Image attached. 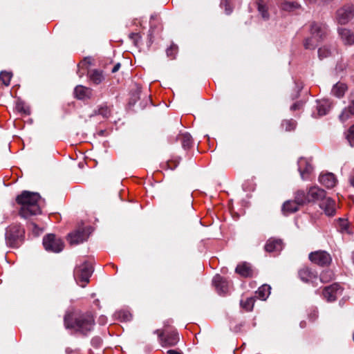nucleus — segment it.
Instances as JSON below:
<instances>
[{"label": "nucleus", "mask_w": 354, "mask_h": 354, "mask_svg": "<svg viewBox=\"0 0 354 354\" xmlns=\"http://www.w3.org/2000/svg\"><path fill=\"white\" fill-rule=\"evenodd\" d=\"M40 200L39 194L24 191L16 198V202L19 206L18 208L19 216L25 219H30L33 216L41 214Z\"/></svg>", "instance_id": "nucleus-1"}, {"label": "nucleus", "mask_w": 354, "mask_h": 354, "mask_svg": "<svg viewBox=\"0 0 354 354\" xmlns=\"http://www.w3.org/2000/svg\"><path fill=\"white\" fill-rule=\"evenodd\" d=\"M64 325L66 328H71L83 335H87L93 330L95 322L93 313L87 311L74 315H66Z\"/></svg>", "instance_id": "nucleus-2"}, {"label": "nucleus", "mask_w": 354, "mask_h": 354, "mask_svg": "<svg viewBox=\"0 0 354 354\" xmlns=\"http://www.w3.org/2000/svg\"><path fill=\"white\" fill-rule=\"evenodd\" d=\"M311 36L304 40V46L306 49H314L318 43L327 35L328 29L325 24L313 22L310 26Z\"/></svg>", "instance_id": "nucleus-3"}, {"label": "nucleus", "mask_w": 354, "mask_h": 354, "mask_svg": "<svg viewBox=\"0 0 354 354\" xmlns=\"http://www.w3.org/2000/svg\"><path fill=\"white\" fill-rule=\"evenodd\" d=\"M93 272L92 263L89 261H84L77 266L74 269L73 275L77 283L84 288L89 282V279Z\"/></svg>", "instance_id": "nucleus-4"}, {"label": "nucleus", "mask_w": 354, "mask_h": 354, "mask_svg": "<svg viewBox=\"0 0 354 354\" xmlns=\"http://www.w3.org/2000/svg\"><path fill=\"white\" fill-rule=\"evenodd\" d=\"M25 234L24 229L20 224L14 223L9 225L6 232V241L10 247H18L22 242Z\"/></svg>", "instance_id": "nucleus-5"}, {"label": "nucleus", "mask_w": 354, "mask_h": 354, "mask_svg": "<svg viewBox=\"0 0 354 354\" xmlns=\"http://www.w3.org/2000/svg\"><path fill=\"white\" fill-rule=\"evenodd\" d=\"M92 229L90 226L79 227L73 232L68 234L67 240L71 245H77L86 241Z\"/></svg>", "instance_id": "nucleus-6"}, {"label": "nucleus", "mask_w": 354, "mask_h": 354, "mask_svg": "<svg viewBox=\"0 0 354 354\" xmlns=\"http://www.w3.org/2000/svg\"><path fill=\"white\" fill-rule=\"evenodd\" d=\"M44 248L49 252H59L64 246L62 240L53 234H49L43 239Z\"/></svg>", "instance_id": "nucleus-7"}, {"label": "nucleus", "mask_w": 354, "mask_h": 354, "mask_svg": "<svg viewBox=\"0 0 354 354\" xmlns=\"http://www.w3.org/2000/svg\"><path fill=\"white\" fill-rule=\"evenodd\" d=\"M154 333L158 335L159 342L162 346H173L179 341L178 333L176 330L165 334L164 332L156 330Z\"/></svg>", "instance_id": "nucleus-8"}, {"label": "nucleus", "mask_w": 354, "mask_h": 354, "mask_svg": "<svg viewBox=\"0 0 354 354\" xmlns=\"http://www.w3.org/2000/svg\"><path fill=\"white\" fill-rule=\"evenodd\" d=\"M309 259L313 263L320 266H327L330 265L332 261L330 254L324 250H319L311 252L309 254Z\"/></svg>", "instance_id": "nucleus-9"}, {"label": "nucleus", "mask_w": 354, "mask_h": 354, "mask_svg": "<svg viewBox=\"0 0 354 354\" xmlns=\"http://www.w3.org/2000/svg\"><path fill=\"white\" fill-rule=\"evenodd\" d=\"M354 16V6L352 4H346L337 11L336 19L340 24H346Z\"/></svg>", "instance_id": "nucleus-10"}, {"label": "nucleus", "mask_w": 354, "mask_h": 354, "mask_svg": "<svg viewBox=\"0 0 354 354\" xmlns=\"http://www.w3.org/2000/svg\"><path fill=\"white\" fill-rule=\"evenodd\" d=\"M300 279L308 283H311L313 286H318V274L315 270L308 267L301 268L298 272Z\"/></svg>", "instance_id": "nucleus-11"}, {"label": "nucleus", "mask_w": 354, "mask_h": 354, "mask_svg": "<svg viewBox=\"0 0 354 354\" xmlns=\"http://www.w3.org/2000/svg\"><path fill=\"white\" fill-rule=\"evenodd\" d=\"M342 289L339 284L333 283L329 286L325 287L323 290V297L328 301H335L337 296L342 293Z\"/></svg>", "instance_id": "nucleus-12"}, {"label": "nucleus", "mask_w": 354, "mask_h": 354, "mask_svg": "<svg viewBox=\"0 0 354 354\" xmlns=\"http://www.w3.org/2000/svg\"><path fill=\"white\" fill-rule=\"evenodd\" d=\"M298 169L303 180L308 178V176L312 173L313 167L309 160L301 158L298 160Z\"/></svg>", "instance_id": "nucleus-13"}, {"label": "nucleus", "mask_w": 354, "mask_h": 354, "mask_svg": "<svg viewBox=\"0 0 354 354\" xmlns=\"http://www.w3.org/2000/svg\"><path fill=\"white\" fill-rule=\"evenodd\" d=\"M212 282L218 294L225 295L228 292L229 282L221 275L216 274L214 276Z\"/></svg>", "instance_id": "nucleus-14"}, {"label": "nucleus", "mask_w": 354, "mask_h": 354, "mask_svg": "<svg viewBox=\"0 0 354 354\" xmlns=\"http://www.w3.org/2000/svg\"><path fill=\"white\" fill-rule=\"evenodd\" d=\"M235 272L242 277H252L254 270L252 265L247 262H242L236 266Z\"/></svg>", "instance_id": "nucleus-15"}, {"label": "nucleus", "mask_w": 354, "mask_h": 354, "mask_svg": "<svg viewBox=\"0 0 354 354\" xmlns=\"http://www.w3.org/2000/svg\"><path fill=\"white\" fill-rule=\"evenodd\" d=\"M319 207L328 216H333L335 213L336 204L335 201L331 198H326L325 196L324 199L320 202Z\"/></svg>", "instance_id": "nucleus-16"}, {"label": "nucleus", "mask_w": 354, "mask_h": 354, "mask_svg": "<svg viewBox=\"0 0 354 354\" xmlns=\"http://www.w3.org/2000/svg\"><path fill=\"white\" fill-rule=\"evenodd\" d=\"M308 192L309 203L319 201L321 202L326 196V192L317 186H313L310 187Z\"/></svg>", "instance_id": "nucleus-17"}, {"label": "nucleus", "mask_w": 354, "mask_h": 354, "mask_svg": "<svg viewBox=\"0 0 354 354\" xmlns=\"http://www.w3.org/2000/svg\"><path fill=\"white\" fill-rule=\"evenodd\" d=\"M337 181L336 177L332 173L321 174L319 177V182L328 189L334 187Z\"/></svg>", "instance_id": "nucleus-18"}, {"label": "nucleus", "mask_w": 354, "mask_h": 354, "mask_svg": "<svg viewBox=\"0 0 354 354\" xmlns=\"http://www.w3.org/2000/svg\"><path fill=\"white\" fill-rule=\"evenodd\" d=\"M282 248L283 243L280 239H270L265 245V250L269 252H279Z\"/></svg>", "instance_id": "nucleus-19"}, {"label": "nucleus", "mask_w": 354, "mask_h": 354, "mask_svg": "<svg viewBox=\"0 0 354 354\" xmlns=\"http://www.w3.org/2000/svg\"><path fill=\"white\" fill-rule=\"evenodd\" d=\"M338 32L342 39L344 41L345 44H354V34L351 32L349 30L346 28H339Z\"/></svg>", "instance_id": "nucleus-20"}, {"label": "nucleus", "mask_w": 354, "mask_h": 354, "mask_svg": "<svg viewBox=\"0 0 354 354\" xmlns=\"http://www.w3.org/2000/svg\"><path fill=\"white\" fill-rule=\"evenodd\" d=\"M271 287L268 284H263L255 292V297L265 301L270 294Z\"/></svg>", "instance_id": "nucleus-21"}, {"label": "nucleus", "mask_w": 354, "mask_h": 354, "mask_svg": "<svg viewBox=\"0 0 354 354\" xmlns=\"http://www.w3.org/2000/svg\"><path fill=\"white\" fill-rule=\"evenodd\" d=\"M300 205L297 203L293 201H288L283 205L282 210L284 214H291L299 210Z\"/></svg>", "instance_id": "nucleus-22"}, {"label": "nucleus", "mask_w": 354, "mask_h": 354, "mask_svg": "<svg viewBox=\"0 0 354 354\" xmlns=\"http://www.w3.org/2000/svg\"><path fill=\"white\" fill-rule=\"evenodd\" d=\"M91 90L85 86L79 85L75 88L74 93L75 97L80 100H84L91 95Z\"/></svg>", "instance_id": "nucleus-23"}, {"label": "nucleus", "mask_w": 354, "mask_h": 354, "mask_svg": "<svg viewBox=\"0 0 354 354\" xmlns=\"http://www.w3.org/2000/svg\"><path fill=\"white\" fill-rule=\"evenodd\" d=\"M300 206L309 203L308 192L306 193L304 190H297L295 193V199Z\"/></svg>", "instance_id": "nucleus-24"}, {"label": "nucleus", "mask_w": 354, "mask_h": 354, "mask_svg": "<svg viewBox=\"0 0 354 354\" xmlns=\"http://www.w3.org/2000/svg\"><path fill=\"white\" fill-rule=\"evenodd\" d=\"M88 75L95 84H100L104 80L102 72L96 69L88 71Z\"/></svg>", "instance_id": "nucleus-25"}, {"label": "nucleus", "mask_w": 354, "mask_h": 354, "mask_svg": "<svg viewBox=\"0 0 354 354\" xmlns=\"http://www.w3.org/2000/svg\"><path fill=\"white\" fill-rule=\"evenodd\" d=\"M330 109V104L328 100L319 101L317 106V115L322 116L326 115Z\"/></svg>", "instance_id": "nucleus-26"}, {"label": "nucleus", "mask_w": 354, "mask_h": 354, "mask_svg": "<svg viewBox=\"0 0 354 354\" xmlns=\"http://www.w3.org/2000/svg\"><path fill=\"white\" fill-rule=\"evenodd\" d=\"M257 6L259 13L262 19L268 20L270 17V15L266 4L262 0H258L257 1Z\"/></svg>", "instance_id": "nucleus-27"}, {"label": "nucleus", "mask_w": 354, "mask_h": 354, "mask_svg": "<svg viewBox=\"0 0 354 354\" xmlns=\"http://www.w3.org/2000/svg\"><path fill=\"white\" fill-rule=\"evenodd\" d=\"M346 88L345 84L338 82L333 86L332 93L337 97H341L344 95Z\"/></svg>", "instance_id": "nucleus-28"}, {"label": "nucleus", "mask_w": 354, "mask_h": 354, "mask_svg": "<svg viewBox=\"0 0 354 354\" xmlns=\"http://www.w3.org/2000/svg\"><path fill=\"white\" fill-rule=\"evenodd\" d=\"M178 139L184 149H187L192 146V139L190 134L187 133H182L178 136Z\"/></svg>", "instance_id": "nucleus-29"}, {"label": "nucleus", "mask_w": 354, "mask_h": 354, "mask_svg": "<svg viewBox=\"0 0 354 354\" xmlns=\"http://www.w3.org/2000/svg\"><path fill=\"white\" fill-rule=\"evenodd\" d=\"M280 8L284 11H292L297 9L299 6L298 3L294 1H283L280 3Z\"/></svg>", "instance_id": "nucleus-30"}, {"label": "nucleus", "mask_w": 354, "mask_h": 354, "mask_svg": "<svg viewBox=\"0 0 354 354\" xmlns=\"http://www.w3.org/2000/svg\"><path fill=\"white\" fill-rule=\"evenodd\" d=\"M334 279V273L330 270L323 271L319 276V281L322 283H328Z\"/></svg>", "instance_id": "nucleus-31"}, {"label": "nucleus", "mask_w": 354, "mask_h": 354, "mask_svg": "<svg viewBox=\"0 0 354 354\" xmlns=\"http://www.w3.org/2000/svg\"><path fill=\"white\" fill-rule=\"evenodd\" d=\"M254 297H248L245 300L241 301V306L246 311H252L254 305Z\"/></svg>", "instance_id": "nucleus-32"}, {"label": "nucleus", "mask_w": 354, "mask_h": 354, "mask_svg": "<svg viewBox=\"0 0 354 354\" xmlns=\"http://www.w3.org/2000/svg\"><path fill=\"white\" fill-rule=\"evenodd\" d=\"M349 113L354 115V100H353L347 109H345L342 114L339 115V118L342 121L347 120L349 117Z\"/></svg>", "instance_id": "nucleus-33"}, {"label": "nucleus", "mask_w": 354, "mask_h": 354, "mask_svg": "<svg viewBox=\"0 0 354 354\" xmlns=\"http://www.w3.org/2000/svg\"><path fill=\"white\" fill-rule=\"evenodd\" d=\"M12 76L11 73L2 71L0 73V80L2 82L3 84L8 86L10 85Z\"/></svg>", "instance_id": "nucleus-34"}, {"label": "nucleus", "mask_w": 354, "mask_h": 354, "mask_svg": "<svg viewBox=\"0 0 354 354\" xmlns=\"http://www.w3.org/2000/svg\"><path fill=\"white\" fill-rule=\"evenodd\" d=\"M296 122L293 120H283L281 126L286 131H290L295 129L296 127Z\"/></svg>", "instance_id": "nucleus-35"}, {"label": "nucleus", "mask_w": 354, "mask_h": 354, "mask_svg": "<svg viewBox=\"0 0 354 354\" xmlns=\"http://www.w3.org/2000/svg\"><path fill=\"white\" fill-rule=\"evenodd\" d=\"M331 54H332V52H331L330 49H329V48L326 47V46L319 48L318 50V56L320 59L326 58V57H329Z\"/></svg>", "instance_id": "nucleus-36"}, {"label": "nucleus", "mask_w": 354, "mask_h": 354, "mask_svg": "<svg viewBox=\"0 0 354 354\" xmlns=\"http://www.w3.org/2000/svg\"><path fill=\"white\" fill-rule=\"evenodd\" d=\"M337 227L341 232H347L348 228V221L346 219L339 218L337 221Z\"/></svg>", "instance_id": "nucleus-37"}, {"label": "nucleus", "mask_w": 354, "mask_h": 354, "mask_svg": "<svg viewBox=\"0 0 354 354\" xmlns=\"http://www.w3.org/2000/svg\"><path fill=\"white\" fill-rule=\"evenodd\" d=\"M177 51L178 46L175 44H172L167 49V55L171 59H174Z\"/></svg>", "instance_id": "nucleus-38"}, {"label": "nucleus", "mask_w": 354, "mask_h": 354, "mask_svg": "<svg viewBox=\"0 0 354 354\" xmlns=\"http://www.w3.org/2000/svg\"><path fill=\"white\" fill-rule=\"evenodd\" d=\"M97 114L104 118H109L111 115V110L107 106H102L98 109Z\"/></svg>", "instance_id": "nucleus-39"}, {"label": "nucleus", "mask_w": 354, "mask_h": 354, "mask_svg": "<svg viewBox=\"0 0 354 354\" xmlns=\"http://www.w3.org/2000/svg\"><path fill=\"white\" fill-rule=\"evenodd\" d=\"M346 139L351 146H354V125H352L348 130Z\"/></svg>", "instance_id": "nucleus-40"}, {"label": "nucleus", "mask_w": 354, "mask_h": 354, "mask_svg": "<svg viewBox=\"0 0 354 354\" xmlns=\"http://www.w3.org/2000/svg\"><path fill=\"white\" fill-rule=\"evenodd\" d=\"M129 38L133 41V44L138 46L141 39V36L138 32H131L129 34Z\"/></svg>", "instance_id": "nucleus-41"}, {"label": "nucleus", "mask_w": 354, "mask_h": 354, "mask_svg": "<svg viewBox=\"0 0 354 354\" xmlns=\"http://www.w3.org/2000/svg\"><path fill=\"white\" fill-rule=\"evenodd\" d=\"M221 6L225 8V13L227 15H230L232 11V9L227 0H221Z\"/></svg>", "instance_id": "nucleus-42"}, {"label": "nucleus", "mask_w": 354, "mask_h": 354, "mask_svg": "<svg viewBox=\"0 0 354 354\" xmlns=\"http://www.w3.org/2000/svg\"><path fill=\"white\" fill-rule=\"evenodd\" d=\"M88 64H89V61L87 59H84V60L80 62V64H78V68H79V72L78 73H80V69L81 68H84L85 70H87Z\"/></svg>", "instance_id": "nucleus-43"}, {"label": "nucleus", "mask_w": 354, "mask_h": 354, "mask_svg": "<svg viewBox=\"0 0 354 354\" xmlns=\"http://www.w3.org/2000/svg\"><path fill=\"white\" fill-rule=\"evenodd\" d=\"M302 105L303 104L301 102H297L291 106L290 109L292 111L299 109L302 106Z\"/></svg>", "instance_id": "nucleus-44"}, {"label": "nucleus", "mask_w": 354, "mask_h": 354, "mask_svg": "<svg viewBox=\"0 0 354 354\" xmlns=\"http://www.w3.org/2000/svg\"><path fill=\"white\" fill-rule=\"evenodd\" d=\"M120 66H121V65H120V63L116 64L113 66V68H112L111 72H112V73H116L117 71H119V69H120Z\"/></svg>", "instance_id": "nucleus-45"}, {"label": "nucleus", "mask_w": 354, "mask_h": 354, "mask_svg": "<svg viewBox=\"0 0 354 354\" xmlns=\"http://www.w3.org/2000/svg\"><path fill=\"white\" fill-rule=\"evenodd\" d=\"M99 323L100 324H105L106 323V321H107V319L105 316H101L100 318H99Z\"/></svg>", "instance_id": "nucleus-46"}, {"label": "nucleus", "mask_w": 354, "mask_h": 354, "mask_svg": "<svg viewBox=\"0 0 354 354\" xmlns=\"http://www.w3.org/2000/svg\"><path fill=\"white\" fill-rule=\"evenodd\" d=\"M350 183L352 186L354 187V169L351 174L350 178H349Z\"/></svg>", "instance_id": "nucleus-47"}, {"label": "nucleus", "mask_w": 354, "mask_h": 354, "mask_svg": "<svg viewBox=\"0 0 354 354\" xmlns=\"http://www.w3.org/2000/svg\"><path fill=\"white\" fill-rule=\"evenodd\" d=\"M158 17L156 16H151V19H150V24H151V28L153 27V21H158Z\"/></svg>", "instance_id": "nucleus-48"}, {"label": "nucleus", "mask_w": 354, "mask_h": 354, "mask_svg": "<svg viewBox=\"0 0 354 354\" xmlns=\"http://www.w3.org/2000/svg\"><path fill=\"white\" fill-rule=\"evenodd\" d=\"M167 354H181V352L177 350H168L167 351Z\"/></svg>", "instance_id": "nucleus-49"}, {"label": "nucleus", "mask_w": 354, "mask_h": 354, "mask_svg": "<svg viewBox=\"0 0 354 354\" xmlns=\"http://www.w3.org/2000/svg\"><path fill=\"white\" fill-rule=\"evenodd\" d=\"M317 317V312H314L313 315H310V318L313 321Z\"/></svg>", "instance_id": "nucleus-50"}, {"label": "nucleus", "mask_w": 354, "mask_h": 354, "mask_svg": "<svg viewBox=\"0 0 354 354\" xmlns=\"http://www.w3.org/2000/svg\"><path fill=\"white\" fill-rule=\"evenodd\" d=\"M17 109L21 111H23L24 113H26V111L25 109H24L23 108H20L19 106H17Z\"/></svg>", "instance_id": "nucleus-51"}, {"label": "nucleus", "mask_w": 354, "mask_h": 354, "mask_svg": "<svg viewBox=\"0 0 354 354\" xmlns=\"http://www.w3.org/2000/svg\"><path fill=\"white\" fill-rule=\"evenodd\" d=\"M306 2L308 3H314L317 0H305Z\"/></svg>", "instance_id": "nucleus-52"}, {"label": "nucleus", "mask_w": 354, "mask_h": 354, "mask_svg": "<svg viewBox=\"0 0 354 354\" xmlns=\"http://www.w3.org/2000/svg\"><path fill=\"white\" fill-rule=\"evenodd\" d=\"M94 303L95 305L99 306V300L98 299L95 300Z\"/></svg>", "instance_id": "nucleus-53"}, {"label": "nucleus", "mask_w": 354, "mask_h": 354, "mask_svg": "<svg viewBox=\"0 0 354 354\" xmlns=\"http://www.w3.org/2000/svg\"><path fill=\"white\" fill-rule=\"evenodd\" d=\"M301 326L303 327V322H300Z\"/></svg>", "instance_id": "nucleus-54"}, {"label": "nucleus", "mask_w": 354, "mask_h": 354, "mask_svg": "<svg viewBox=\"0 0 354 354\" xmlns=\"http://www.w3.org/2000/svg\"><path fill=\"white\" fill-rule=\"evenodd\" d=\"M83 74H84V72H83V73H81L80 74V76L81 77Z\"/></svg>", "instance_id": "nucleus-55"}]
</instances>
